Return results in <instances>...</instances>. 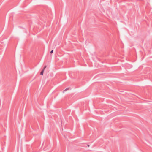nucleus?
<instances>
[{"mask_svg": "<svg viewBox=\"0 0 152 152\" xmlns=\"http://www.w3.org/2000/svg\"><path fill=\"white\" fill-rule=\"evenodd\" d=\"M44 71V70H43V69L42 70V71L40 73L41 75H43Z\"/></svg>", "mask_w": 152, "mask_h": 152, "instance_id": "1", "label": "nucleus"}, {"mask_svg": "<svg viewBox=\"0 0 152 152\" xmlns=\"http://www.w3.org/2000/svg\"><path fill=\"white\" fill-rule=\"evenodd\" d=\"M46 67H47V66L46 65H45L42 69L44 70L46 68Z\"/></svg>", "mask_w": 152, "mask_h": 152, "instance_id": "2", "label": "nucleus"}, {"mask_svg": "<svg viewBox=\"0 0 152 152\" xmlns=\"http://www.w3.org/2000/svg\"><path fill=\"white\" fill-rule=\"evenodd\" d=\"M69 89V88H66L65 90H64L63 91V92H64V91H66V90H68Z\"/></svg>", "mask_w": 152, "mask_h": 152, "instance_id": "3", "label": "nucleus"}, {"mask_svg": "<svg viewBox=\"0 0 152 152\" xmlns=\"http://www.w3.org/2000/svg\"><path fill=\"white\" fill-rule=\"evenodd\" d=\"M53 50H52L50 51V53H51H51H53Z\"/></svg>", "mask_w": 152, "mask_h": 152, "instance_id": "4", "label": "nucleus"}, {"mask_svg": "<svg viewBox=\"0 0 152 152\" xmlns=\"http://www.w3.org/2000/svg\"><path fill=\"white\" fill-rule=\"evenodd\" d=\"M87 146L88 147H89V145H87Z\"/></svg>", "mask_w": 152, "mask_h": 152, "instance_id": "5", "label": "nucleus"}]
</instances>
